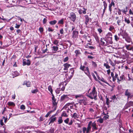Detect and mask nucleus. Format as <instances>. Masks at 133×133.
<instances>
[{"instance_id": "50", "label": "nucleus", "mask_w": 133, "mask_h": 133, "mask_svg": "<svg viewBox=\"0 0 133 133\" xmlns=\"http://www.w3.org/2000/svg\"><path fill=\"white\" fill-rule=\"evenodd\" d=\"M92 63L93 66L94 67H96L97 66V65L95 62H92Z\"/></svg>"}, {"instance_id": "47", "label": "nucleus", "mask_w": 133, "mask_h": 133, "mask_svg": "<svg viewBox=\"0 0 133 133\" xmlns=\"http://www.w3.org/2000/svg\"><path fill=\"white\" fill-rule=\"evenodd\" d=\"M87 129L86 128L84 127L83 128V130L84 133H85L86 132L87 133Z\"/></svg>"}, {"instance_id": "11", "label": "nucleus", "mask_w": 133, "mask_h": 133, "mask_svg": "<svg viewBox=\"0 0 133 133\" xmlns=\"http://www.w3.org/2000/svg\"><path fill=\"white\" fill-rule=\"evenodd\" d=\"M57 46H54L52 47L51 48L52 49V50L53 53H56V51L58 50V48Z\"/></svg>"}, {"instance_id": "52", "label": "nucleus", "mask_w": 133, "mask_h": 133, "mask_svg": "<svg viewBox=\"0 0 133 133\" xmlns=\"http://www.w3.org/2000/svg\"><path fill=\"white\" fill-rule=\"evenodd\" d=\"M129 14L133 15V10L132 11L131 9H130L129 10Z\"/></svg>"}, {"instance_id": "54", "label": "nucleus", "mask_w": 133, "mask_h": 133, "mask_svg": "<svg viewBox=\"0 0 133 133\" xmlns=\"http://www.w3.org/2000/svg\"><path fill=\"white\" fill-rule=\"evenodd\" d=\"M39 30L41 33L43 32V28H39Z\"/></svg>"}, {"instance_id": "39", "label": "nucleus", "mask_w": 133, "mask_h": 133, "mask_svg": "<svg viewBox=\"0 0 133 133\" xmlns=\"http://www.w3.org/2000/svg\"><path fill=\"white\" fill-rule=\"evenodd\" d=\"M86 47L87 48H89L91 49H94V47L92 46H88V44H87L86 45Z\"/></svg>"}, {"instance_id": "58", "label": "nucleus", "mask_w": 133, "mask_h": 133, "mask_svg": "<svg viewBox=\"0 0 133 133\" xmlns=\"http://www.w3.org/2000/svg\"><path fill=\"white\" fill-rule=\"evenodd\" d=\"M92 75L93 77L95 79V80H96V81H97V78H96V77L95 75H94V74L92 73Z\"/></svg>"}, {"instance_id": "30", "label": "nucleus", "mask_w": 133, "mask_h": 133, "mask_svg": "<svg viewBox=\"0 0 133 133\" xmlns=\"http://www.w3.org/2000/svg\"><path fill=\"white\" fill-rule=\"evenodd\" d=\"M112 98L114 102H115L117 101V99L115 95L112 97Z\"/></svg>"}, {"instance_id": "63", "label": "nucleus", "mask_w": 133, "mask_h": 133, "mask_svg": "<svg viewBox=\"0 0 133 133\" xmlns=\"http://www.w3.org/2000/svg\"><path fill=\"white\" fill-rule=\"evenodd\" d=\"M0 124L1 125H3L4 124L3 122V120L2 119H1L0 120Z\"/></svg>"}, {"instance_id": "48", "label": "nucleus", "mask_w": 133, "mask_h": 133, "mask_svg": "<svg viewBox=\"0 0 133 133\" xmlns=\"http://www.w3.org/2000/svg\"><path fill=\"white\" fill-rule=\"evenodd\" d=\"M121 20L120 19L118 20L117 22L118 25H120L121 24Z\"/></svg>"}, {"instance_id": "4", "label": "nucleus", "mask_w": 133, "mask_h": 133, "mask_svg": "<svg viewBox=\"0 0 133 133\" xmlns=\"http://www.w3.org/2000/svg\"><path fill=\"white\" fill-rule=\"evenodd\" d=\"M52 100L53 106L55 107V109H56V107L57 105V102H56V99H55L54 95L52 96Z\"/></svg>"}, {"instance_id": "19", "label": "nucleus", "mask_w": 133, "mask_h": 133, "mask_svg": "<svg viewBox=\"0 0 133 133\" xmlns=\"http://www.w3.org/2000/svg\"><path fill=\"white\" fill-rule=\"evenodd\" d=\"M125 95L128 96V98H129V96H130V93L128 89H127L126 90L125 93Z\"/></svg>"}, {"instance_id": "45", "label": "nucleus", "mask_w": 133, "mask_h": 133, "mask_svg": "<svg viewBox=\"0 0 133 133\" xmlns=\"http://www.w3.org/2000/svg\"><path fill=\"white\" fill-rule=\"evenodd\" d=\"M114 27L112 26H110V28H109V30L110 31H111L112 30H114Z\"/></svg>"}, {"instance_id": "40", "label": "nucleus", "mask_w": 133, "mask_h": 133, "mask_svg": "<svg viewBox=\"0 0 133 133\" xmlns=\"http://www.w3.org/2000/svg\"><path fill=\"white\" fill-rule=\"evenodd\" d=\"M63 19H62L61 20H59L58 23V24H63Z\"/></svg>"}, {"instance_id": "43", "label": "nucleus", "mask_w": 133, "mask_h": 133, "mask_svg": "<svg viewBox=\"0 0 133 133\" xmlns=\"http://www.w3.org/2000/svg\"><path fill=\"white\" fill-rule=\"evenodd\" d=\"M103 3L104 8H106L107 6V4L105 1L103 2Z\"/></svg>"}, {"instance_id": "41", "label": "nucleus", "mask_w": 133, "mask_h": 133, "mask_svg": "<svg viewBox=\"0 0 133 133\" xmlns=\"http://www.w3.org/2000/svg\"><path fill=\"white\" fill-rule=\"evenodd\" d=\"M38 91V90L37 89H35L31 91V92L33 93H36Z\"/></svg>"}, {"instance_id": "6", "label": "nucleus", "mask_w": 133, "mask_h": 133, "mask_svg": "<svg viewBox=\"0 0 133 133\" xmlns=\"http://www.w3.org/2000/svg\"><path fill=\"white\" fill-rule=\"evenodd\" d=\"M70 18L71 20L73 22H74L76 18V16L75 14L73 12H71L70 13Z\"/></svg>"}, {"instance_id": "55", "label": "nucleus", "mask_w": 133, "mask_h": 133, "mask_svg": "<svg viewBox=\"0 0 133 133\" xmlns=\"http://www.w3.org/2000/svg\"><path fill=\"white\" fill-rule=\"evenodd\" d=\"M47 21V20L45 18H44L43 20V24H45L46 23Z\"/></svg>"}, {"instance_id": "17", "label": "nucleus", "mask_w": 133, "mask_h": 133, "mask_svg": "<svg viewBox=\"0 0 133 133\" xmlns=\"http://www.w3.org/2000/svg\"><path fill=\"white\" fill-rule=\"evenodd\" d=\"M91 125L92 127V129L97 130V129L96 127V124L95 122L92 123Z\"/></svg>"}, {"instance_id": "5", "label": "nucleus", "mask_w": 133, "mask_h": 133, "mask_svg": "<svg viewBox=\"0 0 133 133\" xmlns=\"http://www.w3.org/2000/svg\"><path fill=\"white\" fill-rule=\"evenodd\" d=\"M31 64L30 61L29 59L27 60L24 59L23 61V66L26 65L28 66L29 65Z\"/></svg>"}, {"instance_id": "29", "label": "nucleus", "mask_w": 133, "mask_h": 133, "mask_svg": "<svg viewBox=\"0 0 133 133\" xmlns=\"http://www.w3.org/2000/svg\"><path fill=\"white\" fill-rule=\"evenodd\" d=\"M61 116L67 117L68 116V115H67L66 113L65 112L63 111L62 114Z\"/></svg>"}, {"instance_id": "21", "label": "nucleus", "mask_w": 133, "mask_h": 133, "mask_svg": "<svg viewBox=\"0 0 133 133\" xmlns=\"http://www.w3.org/2000/svg\"><path fill=\"white\" fill-rule=\"evenodd\" d=\"M48 90L50 92L51 94L52 95V96L54 95L53 93H52V87L51 86L49 85L48 87Z\"/></svg>"}, {"instance_id": "31", "label": "nucleus", "mask_w": 133, "mask_h": 133, "mask_svg": "<svg viewBox=\"0 0 133 133\" xmlns=\"http://www.w3.org/2000/svg\"><path fill=\"white\" fill-rule=\"evenodd\" d=\"M8 105L9 106H14L15 105V104L13 102H8Z\"/></svg>"}, {"instance_id": "1", "label": "nucleus", "mask_w": 133, "mask_h": 133, "mask_svg": "<svg viewBox=\"0 0 133 133\" xmlns=\"http://www.w3.org/2000/svg\"><path fill=\"white\" fill-rule=\"evenodd\" d=\"M88 96L91 99L94 98L95 100L96 99L97 94L95 87H93L92 91Z\"/></svg>"}, {"instance_id": "23", "label": "nucleus", "mask_w": 133, "mask_h": 133, "mask_svg": "<svg viewBox=\"0 0 133 133\" xmlns=\"http://www.w3.org/2000/svg\"><path fill=\"white\" fill-rule=\"evenodd\" d=\"M118 74L117 73H115V76L112 77L113 81L114 82H115L116 80V79L118 78Z\"/></svg>"}, {"instance_id": "62", "label": "nucleus", "mask_w": 133, "mask_h": 133, "mask_svg": "<svg viewBox=\"0 0 133 133\" xmlns=\"http://www.w3.org/2000/svg\"><path fill=\"white\" fill-rule=\"evenodd\" d=\"M20 25H18L17 24H16V26H15V28H18L20 27Z\"/></svg>"}, {"instance_id": "34", "label": "nucleus", "mask_w": 133, "mask_h": 133, "mask_svg": "<svg viewBox=\"0 0 133 133\" xmlns=\"http://www.w3.org/2000/svg\"><path fill=\"white\" fill-rule=\"evenodd\" d=\"M104 66L107 69H109L110 68V66H109L108 64L105 63L104 64Z\"/></svg>"}, {"instance_id": "14", "label": "nucleus", "mask_w": 133, "mask_h": 133, "mask_svg": "<svg viewBox=\"0 0 133 133\" xmlns=\"http://www.w3.org/2000/svg\"><path fill=\"white\" fill-rule=\"evenodd\" d=\"M92 123V122L91 121H90L89 123L88 124V127L87 128V133H89V132L90 130L91 127L90 126V125Z\"/></svg>"}, {"instance_id": "44", "label": "nucleus", "mask_w": 133, "mask_h": 133, "mask_svg": "<svg viewBox=\"0 0 133 133\" xmlns=\"http://www.w3.org/2000/svg\"><path fill=\"white\" fill-rule=\"evenodd\" d=\"M114 37L116 41H118L119 40V38L117 35H115Z\"/></svg>"}, {"instance_id": "22", "label": "nucleus", "mask_w": 133, "mask_h": 133, "mask_svg": "<svg viewBox=\"0 0 133 133\" xmlns=\"http://www.w3.org/2000/svg\"><path fill=\"white\" fill-rule=\"evenodd\" d=\"M68 98V96L66 95H63L61 97V99L62 101L64 100V99H67Z\"/></svg>"}, {"instance_id": "51", "label": "nucleus", "mask_w": 133, "mask_h": 133, "mask_svg": "<svg viewBox=\"0 0 133 133\" xmlns=\"http://www.w3.org/2000/svg\"><path fill=\"white\" fill-rule=\"evenodd\" d=\"M51 112V111L49 112L46 115L45 117H47L49 116V115L50 114Z\"/></svg>"}, {"instance_id": "32", "label": "nucleus", "mask_w": 133, "mask_h": 133, "mask_svg": "<svg viewBox=\"0 0 133 133\" xmlns=\"http://www.w3.org/2000/svg\"><path fill=\"white\" fill-rule=\"evenodd\" d=\"M106 41L104 40V38H102L101 39V44L102 45H104Z\"/></svg>"}, {"instance_id": "20", "label": "nucleus", "mask_w": 133, "mask_h": 133, "mask_svg": "<svg viewBox=\"0 0 133 133\" xmlns=\"http://www.w3.org/2000/svg\"><path fill=\"white\" fill-rule=\"evenodd\" d=\"M85 23L86 25H87L89 21V18L88 16L87 15H85Z\"/></svg>"}, {"instance_id": "59", "label": "nucleus", "mask_w": 133, "mask_h": 133, "mask_svg": "<svg viewBox=\"0 0 133 133\" xmlns=\"http://www.w3.org/2000/svg\"><path fill=\"white\" fill-rule=\"evenodd\" d=\"M98 31L99 33H101L102 32V30L100 28H98Z\"/></svg>"}, {"instance_id": "24", "label": "nucleus", "mask_w": 133, "mask_h": 133, "mask_svg": "<svg viewBox=\"0 0 133 133\" xmlns=\"http://www.w3.org/2000/svg\"><path fill=\"white\" fill-rule=\"evenodd\" d=\"M63 120L62 119V117H59L58 118V123L59 124L62 123L63 122Z\"/></svg>"}, {"instance_id": "28", "label": "nucleus", "mask_w": 133, "mask_h": 133, "mask_svg": "<svg viewBox=\"0 0 133 133\" xmlns=\"http://www.w3.org/2000/svg\"><path fill=\"white\" fill-rule=\"evenodd\" d=\"M72 117L76 119L78 118V116L76 113H75L73 114V115L72 116Z\"/></svg>"}, {"instance_id": "56", "label": "nucleus", "mask_w": 133, "mask_h": 133, "mask_svg": "<svg viewBox=\"0 0 133 133\" xmlns=\"http://www.w3.org/2000/svg\"><path fill=\"white\" fill-rule=\"evenodd\" d=\"M48 31L50 32V31H54V30L52 29V28H49L48 29Z\"/></svg>"}, {"instance_id": "37", "label": "nucleus", "mask_w": 133, "mask_h": 133, "mask_svg": "<svg viewBox=\"0 0 133 133\" xmlns=\"http://www.w3.org/2000/svg\"><path fill=\"white\" fill-rule=\"evenodd\" d=\"M69 121V118H67L66 119L64 120V122L66 124H68V122Z\"/></svg>"}, {"instance_id": "13", "label": "nucleus", "mask_w": 133, "mask_h": 133, "mask_svg": "<svg viewBox=\"0 0 133 133\" xmlns=\"http://www.w3.org/2000/svg\"><path fill=\"white\" fill-rule=\"evenodd\" d=\"M31 82L29 81H25L23 84V85H26L27 87H30L31 86Z\"/></svg>"}, {"instance_id": "33", "label": "nucleus", "mask_w": 133, "mask_h": 133, "mask_svg": "<svg viewBox=\"0 0 133 133\" xmlns=\"http://www.w3.org/2000/svg\"><path fill=\"white\" fill-rule=\"evenodd\" d=\"M57 22L56 21L54 20L53 21H50L49 22L50 24L52 25L55 24Z\"/></svg>"}, {"instance_id": "64", "label": "nucleus", "mask_w": 133, "mask_h": 133, "mask_svg": "<svg viewBox=\"0 0 133 133\" xmlns=\"http://www.w3.org/2000/svg\"><path fill=\"white\" fill-rule=\"evenodd\" d=\"M89 111L90 112H93L94 111V110L92 108H90L89 109Z\"/></svg>"}, {"instance_id": "15", "label": "nucleus", "mask_w": 133, "mask_h": 133, "mask_svg": "<svg viewBox=\"0 0 133 133\" xmlns=\"http://www.w3.org/2000/svg\"><path fill=\"white\" fill-rule=\"evenodd\" d=\"M122 36H123V38H125L128 36V34L125 31L122 32L121 34Z\"/></svg>"}, {"instance_id": "42", "label": "nucleus", "mask_w": 133, "mask_h": 133, "mask_svg": "<svg viewBox=\"0 0 133 133\" xmlns=\"http://www.w3.org/2000/svg\"><path fill=\"white\" fill-rule=\"evenodd\" d=\"M69 59V58L68 57H66L65 58L64 60H63V62H65L67 61Z\"/></svg>"}, {"instance_id": "25", "label": "nucleus", "mask_w": 133, "mask_h": 133, "mask_svg": "<svg viewBox=\"0 0 133 133\" xmlns=\"http://www.w3.org/2000/svg\"><path fill=\"white\" fill-rule=\"evenodd\" d=\"M124 78L123 76H121L119 79L118 78H117V82L119 83L122 80H123Z\"/></svg>"}, {"instance_id": "26", "label": "nucleus", "mask_w": 133, "mask_h": 133, "mask_svg": "<svg viewBox=\"0 0 133 133\" xmlns=\"http://www.w3.org/2000/svg\"><path fill=\"white\" fill-rule=\"evenodd\" d=\"M59 41L57 39H55L53 42V43L55 45H56L57 46H58L59 45L58 44L59 43Z\"/></svg>"}, {"instance_id": "35", "label": "nucleus", "mask_w": 133, "mask_h": 133, "mask_svg": "<svg viewBox=\"0 0 133 133\" xmlns=\"http://www.w3.org/2000/svg\"><path fill=\"white\" fill-rule=\"evenodd\" d=\"M97 121L99 122L100 123H102L103 121V119L101 118H99V119H98Z\"/></svg>"}, {"instance_id": "9", "label": "nucleus", "mask_w": 133, "mask_h": 133, "mask_svg": "<svg viewBox=\"0 0 133 133\" xmlns=\"http://www.w3.org/2000/svg\"><path fill=\"white\" fill-rule=\"evenodd\" d=\"M115 3L112 0L111 3L109 4V10L110 12H111L112 10V6H113V7H115Z\"/></svg>"}, {"instance_id": "7", "label": "nucleus", "mask_w": 133, "mask_h": 133, "mask_svg": "<svg viewBox=\"0 0 133 133\" xmlns=\"http://www.w3.org/2000/svg\"><path fill=\"white\" fill-rule=\"evenodd\" d=\"M78 36V32L77 31H73L72 32V37L74 39L77 38Z\"/></svg>"}, {"instance_id": "36", "label": "nucleus", "mask_w": 133, "mask_h": 133, "mask_svg": "<svg viewBox=\"0 0 133 133\" xmlns=\"http://www.w3.org/2000/svg\"><path fill=\"white\" fill-rule=\"evenodd\" d=\"M25 106L23 105L22 104L21 105L20 107V109L21 110H24L25 109Z\"/></svg>"}, {"instance_id": "38", "label": "nucleus", "mask_w": 133, "mask_h": 133, "mask_svg": "<svg viewBox=\"0 0 133 133\" xmlns=\"http://www.w3.org/2000/svg\"><path fill=\"white\" fill-rule=\"evenodd\" d=\"M13 74L15 76H17L19 75V73L17 71L14 72Z\"/></svg>"}, {"instance_id": "10", "label": "nucleus", "mask_w": 133, "mask_h": 133, "mask_svg": "<svg viewBox=\"0 0 133 133\" xmlns=\"http://www.w3.org/2000/svg\"><path fill=\"white\" fill-rule=\"evenodd\" d=\"M55 115H54L52 116L50 118V122L49 123V124L51 123L54 122L56 120V117H55Z\"/></svg>"}, {"instance_id": "8", "label": "nucleus", "mask_w": 133, "mask_h": 133, "mask_svg": "<svg viewBox=\"0 0 133 133\" xmlns=\"http://www.w3.org/2000/svg\"><path fill=\"white\" fill-rule=\"evenodd\" d=\"M108 35L110 36V37L109 38H107V42L111 44L112 43V34H109Z\"/></svg>"}, {"instance_id": "3", "label": "nucleus", "mask_w": 133, "mask_h": 133, "mask_svg": "<svg viewBox=\"0 0 133 133\" xmlns=\"http://www.w3.org/2000/svg\"><path fill=\"white\" fill-rule=\"evenodd\" d=\"M66 84V83L65 82L61 83L59 85V89L62 91H64Z\"/></svg>"}, {"instance_id": "57", "label": "nucleus", "mask_w": 133, "mask_h": 133, "mask_svg": "<svg viewBox=\"0 0 133 133\" xmlns=\"http://www.w3.org/2000/svg\"><path fill=\"white\" fill-rule=\"evenodd\" d=\"M109 63L112 66H114V64L111 61L110 59H109Z\"/></svg>"}, {"instance_id": "18", "label": "nucleus", "mask_w": 133, "mask_h": 133, "mask_svg": "<svg viewBox=\"0 0 133 133\" xmlns=\"http://www.w3.org/2000/svg\"><path fill=\"white\" fill-rule=\"evenodd\" d=\"M97 77L98 78V79L100 80L101 81H102L104 82V83H105L108 84V83L105 80H104V79L102 78H100L98 75H97Z\"/></svg>"}, {"instance_id": "16", "label": "nucleus", "mask_w": 133, "mask_h": 133, "mask_svg": "<svg viewBox=\"0 0 133 133\" xmlns=\"http://www.w3.org/2000/svg\"><path fill=\"white\" fill-rule=\"evenodd\" d=\"M129 17L128 18H127V17L125 16H124V21L127 24H129L130 23V21L129 19Z\"/></svg>"}, {"instance_id": "53", "label": "nucleus", "mask_w": 133, "mask_h": 133, "mask_svg": "<svg viewBox=\"0 0 133 133\" xmlns=\"http://www.w3.org/2000/svg\"><path fill=\"white\" fill-rule=\"evenodd\" d=\"M82 95H75V97L76 98H77L78 97H80L82 96Z\"/></svg>"}, {"instance_id": "49", "label": "nucleus", "mask_w": 133, "mask_h": 133, "mask_svg": "<svg viewBox=\"0 0 133 133\" xmlns=\"http://www.w3.org/2000/svg\"><path fill=\"white\" fill-rule=\"evenodd\" d=\"M79 102L81 103H83L84 105H85L86 104V103L83 100H81L79 101Z\"/></svg>"}, {"instance_id": "27", "label": "nucleus", "mask_w": 133, "mask_h": 133, "mask_svg": "<svg viewBox=\"0 0 133 133\" xmlns=\"http://www.w3.org/2000/svg\"><path fill=\"white\" fill-rule=\"evenodd\" d=\"M125 40L128 43H130L131 41V39L129 36L125 38Z\"/></svg>"}, {"instance_id": "12", "label": "nucleus", "mask_w": 133, "mask_h": 133, "mask_svg": "<svg viewBox=\"0 0 133 133\" xmlns=\"http://www.w3.org/2000/svg\"><path fill=\"white\" fill-rule=\"evenodd\" d=\"M63 66L64 67V70H68V68L71 66V65L70 64L66 63L64 64Z\"/></svg>"}, {"instance_id": "60", "label": "nucleus", "mask_w": 133, "mask_h": 133, "mask_svg": "<svg viewBox=\"0 0 133 133\" xmlns=\"http://www.w3.org/2000/svg\"><path fill=\"white\" fill-rule=\"evenodd\" d=\"M130 45H125V47H126V48L128 50L129 49V48H130Z\"/></svg>"}, {"instance_id": "2", "label": "nucleus", "mask_w": 133, "mask_h": 133, "mask_svg": "<svg viewBox=\"0 0 133 133\" xmlns=\"http://www.w3.org/2000/svg\"><path fill=\"white\" fill-rule=\"evenodd\" d=\"M80 69L84 71L85 74L88 77H89L90 76V72L88 67H85L84 66H82V65H81Z\"/></svg>"}, {"instance_id": "61", "label": "nucleus", "mask_w": 133, "mask_h": 133, "mask_svg": "<svg viewBox=\"0 0 133 133\" xmlns=\"http://www.w3.org/2000/svg\"><path fill=\"white\" fill-rule=\"evenodd\" d=\"M109 100L108 98H107L106 99V103L107 105H109Z\"/></svg>"}, {"instance_id": "46", "label": "nucleus", "mask_w": 133, "mask_h": 133, "mask_svg": "<svg viewBox=\"0 0 133 133\" xmlns=\"http://www.w3.org/2000/svg\"><path fill=\"white\" fill-rule=\"evenodd\" d=\"M127 7L125 8V9L123 10H122V12L125 14H126V13L127 12Z\"/></svg>"}]
</instances>
